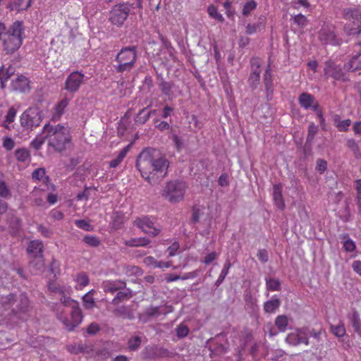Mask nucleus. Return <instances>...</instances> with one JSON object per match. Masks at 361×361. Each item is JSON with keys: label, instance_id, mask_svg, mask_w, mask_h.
Returning <instances> with one entry per match:
<instances>
[{"label": "nucleus", "instance_id": "nucleus-1", "mask_svg": "<svg viewBox=\"0 0 361 361\" xmlns=\"http://www.w3.org/2000/svg\"><path fill=\"white\" fill-rule=\"evenodd\" d=\"M135 165L141 176L153 185L159 183L166 176L169 161L159 151L146 148L137 157Z\"/></svg>", "mask_w": 361, "mask_h": 361}, {"label": "nucleus", "instance_id": "nucleus-2", "mask_svg": "<svg viewBox=\"0 0 361 361\" xmlns=\"http://www.w3.org/2000/svg\"><path fill=\"white\" fill-rule=\"evenodd\" d=\"M24 34L23 23L15 21L2 37V47L6 54H12L17 51L23 44Z\"/></svg>", "mask_w": 361, "mask_h": 361}, {"label": "nucleus", "instance_id": "nucleus-3", "mask_svg": "<svg viewBox=\"0 0 361 361\" xmlns=\"http://www.w3.org/2000/svg\"><path fill=\"white\" fill-rule=\"evenodd\" d=\"M43 133L48 138L49 145L57 152L65 150L66 145L71 140L69 131L60 124L54 126L47 124L43 128Z\"/></svg>", "mask_w": 361, "mask_h": 361}, {"label": "nucleus", "instance_id": "nucleus-4", "mask_svg": "<svg viewBox=\"0 0 361 361\" xmlns=\"http://www.w3.org/2000/svg\"><path fill=\"white\" fill-rule=\"evenodd\" d=\"M137 59V48L135 46L123 47L114 59L116 63L114 65L116 72L120 74L130 73L135 68Z\"/></svg>", "mask_w": 361, "mask_h": 361}, {"label": "nucleus", "instance_id": "nucleus-5", "mask_svg": "<svg viewBox=\"0 0 361 361\" xmlns=\"http://www.w3.org/2000/svg\"><path fill=\"white\" fill-rule=\"evenodd\" d=\"M186 188L187 185L183 181L171 180L164 187L162 196L171 203L179 202L184 198Z\"/></svg>", "mask_w": 361, "mask_h": 361}, {"label": "nucleus", "instance_id": "nucleus-6", "mask_svg": "<svg viewBox=\"0 0 361 361\" xmlns=\"http://www.w3.org/2000/svg\"><path fill=\"white\" fill-rule=\"evenodd\" d=\"M343 18L352 22L353 25H345V28L349 35H357V46L361 49V11L357 8H345L343 11Z\"/></svg>", "mask_w": 361, "mask_h": 361}, {"label": "nucleus", "instance_id": "nucleus-7", "mask_svg": "<svg viewBox=\"0 0 361 361\" xmlns=\"http://www.w3.org/2000/svg\"><path fill=\"white\" fill-rule=\"evenodd\" d=\"M57 319L63 324V327L68 331H72L82 321L83 315L78 305H73L69 317L63 315V310L60 311V307L57 310Z\"/></svg>", "mask_w": 361, "mask_h": 361}, {"label": "nucleus", "instance_id": "nucleus-8", "mask_svg": "<svg viewBox=\"0 0 361 361\" xmlns=\"http://www.w3.org/2000/svg\"><path fill=\"white\" fill-rule=\"evenodd\" d=\"M42 120V114L38 107H30L20 116V125L26 130L38 127Z\"/></svg>", "mask_w": 361, "mask_h": 361}, {"label": "nucleus", "instance_id": "nucleus-9", "mask_svg": "<svg viewBox=\"0 0 361 361\" xmlns=\"http://www.w3.org/2000/svg\"><path fill=\"white\" fill-rule=\"evenodd\" d=\"M44 244L39 240H31L27 247V252L30 257L33 258L31 264H34L38 269L44 267Z\"/></svg>", "mask_w": 361, "mask_h": 361}, {"label": "nucleus", "instance_id": "nucleus-10", "mask_svg": "<svg viewBox=\"0 0 361 361\" xmlns=\"http://www.w3.org/2000/svg\"><path fill=\"white\" fill-rule=\"evenodd\" d=\"M133 224L142 232L152 237L158 235L161 231L159 227L155 226L154 219L147 216L136 218Z\"/></svg>", "mask_w": 361, "mask_h": 361}, {"label": "nucleus", "instance_id": "nucleus-11", "mask_svg": "<svg viewBox=\"0 0 361 361\" xmlns=\"http://www.w3.org/2000/svg\"><path fill=\"white\" fill-rule=\"evenodd\" d=\"M85 82V75L80 71H73L66 78L64 82V90L68 95H73L78 92L81 85Z\"/></svg>", "mask_w": 361, "mask_h": 361}, {"label": "nucleus", "instance_id": "nucleus-12", "mask_svg": "<svg viewBox=\"0 0 361 361\" xmlns=\"http://www.w3.org/2000/svg\"><path fill=\"white\" fill-rule=\"evenodd\" d=\"M130 12L128 4H119L115 5L110 12V21L112 24L121 26L127 19Z\"/></svg>", "mask_w": 361, "mask_h": 361}, {"label": "nucleus", "instance_id": "nucleus-13", "mask_svg": "<svg viewBox=\"0 0 361 361\" xmlns=\"http://www.w3.org/2000/svg\"><path fill=\"white\" fill-rule=\"evenodd\" d=\"M324 76L326 78H331L335 80L347 81L348 80L346 74L343 71L340 65L334 61L329 60L325 62L324 68Z\"/></svg>", "mask_w": 361, "mask_h": 361}, {"label": "nucleus", "instance_id": "nucleus-14", "mask_svg": "<svg viewBox=\"0 0 361 361\" xmlns=\"http://www.w3.org/2000/svg\"><path fill=\"white\" fill-rule=\"evenodd\" d=\"M307 329L300 328L298 329L295 332L288 334L286 338V341L290 345H298L300 344H309V338L307 337Z\"/></svg>", "mask_w": 361, "mask_h": 361}, {"label": "nucleus", "instance_id": "nucleus-15", "mask_svg": "<svg viewBox=\"0 0 361 361\" xmlns=\"http://www.w3.org/2000/svg\"><path fill=\"white\" fill-rule=\"evenodd\" d=\"M73 98V95H68V94H65L62 96V98L54 106V112L52 115L53 121H57L61 119L62 115L64 114L65 109Z\"/></svg>", "mask_w": 361, "mask_h": 361}, {"label": "nucleus", "instance_id": "nucleus-16", "mask_svg": "<svg viewBox=\"0 0 361 361\" xmlns=\"http://www.w3.org/2000/svg\"><path fill=\"white\" fill-rule=\"evenodd\" d=\"M34 0H13L8 3L7 8L11 11L21 13L28 10Z\"/></svg>", "mask_w": 361, "mask_h": 361}, {"label": "nucleus", "instance_id": "nucleus-17", "mask_svg": "<svg viewBox=\"0 0 361 361\" xmlns=\"http://www.w3.org/2000/svg\"><path fill=\"white\" fill-rule=\"evenodd\" d=\"M12 88L19 92H27L30 90V81L24 75H19L11 82Z\"/></svg>", "mask_w": 361, "mask_h": 361}, {"label": "nucleus", "instance_id": "nucleus-18", "mask_svg": "<svg viewBox=\"0 0 361 361\" xmlns=\"http://www.w3.org/2000/svg\"><path fill=\"white\" fill-rule=\"evenodd\" d=\"M283 186L281 183H277L273 186V200L275 205L281 210L285 209L286 204L282 195Z\"/></svg>", "mask_w": 361, "mask_h": 361}, {"label": "nucleus", "instance_id": "nucleus-19", "mask_svg": "<svg viewBox=\"0 0 361 361\" xmlns=\"http://www.w3.org/2000/svg\"><path fill=\"white\" fill-rule=\"evenodd\" d=\"M126 282L121 281H107L103 283V289L105 293H110L113 294L115 292L119 290L120 289L126 287Z\"/></svg>", "mask_w": 361, "mask_h": 361}, {"label": "nucleus", "instance_id": "nucleus-20", "mask_svg": "<svg viewBox=\"0 0 361 361\" xmlns=\"http://www.w3.org/2000/svg\"><path fill=\"white\" fill-rule=\"evenodd\" d=\"M345 68L350 71L361 69V49L345 64Z\"/></svg>", "mask_w": 361, "mask_h": 361}, {"label": "nucleus", "instance_id": "nucleus-21", "mask_svg": "<svg viewBox=\"0 0 361 361\" xmlns=\"http://www.w3.org/2000/svg\"><path fill=\"white\" fill-rule=\"evenodd\" d=\"M314 102V97L307 92L301 93L298 97V102L300 105L305 109H310Z\"/></svg>", "mask_w": 361, "mask_h": 361}, {"label": "nucleus", "instance_id": "nucleus-22", "mask_svg": "<svg viewBox=\"0 0 361 361\" xmlns=\"http://www.w3.org/2000/svg\"><path fill=\"white\" fill-rule=\"evenodd\" d=\"M130 147L131 144H129L123 148L116 157L110 161L109 167L113 169L116 168L123 161L124 158L130 151Z\"/></svg>", "mask_w": 361, "mask_h": 361}, {"label": "nucleus", "instance_id": "nucleus-23", "mask_svg": "<svg viewBox=\"0 0 361 361\" xmlns=\"http://www.w3.org/2000/svg\"><path fill=\"white\" fill-rule=\"evenodd\" d=\"M281 301L279 298H272L264 303L263 309L264 312L268 314L274 313L280 307Z\"/></svg>", "mask_w": 361, "mask_h": 361}, {"label": "nucleus", "instance_id": "nucleus-24", "mask_svg": "<svg viewBox=\"0 0 361 361\" xmlns=\"http://www.w3.org/2000/svg\"><path fill=\"white\" fill-rule=\"evenodd\" d=\"M156 110H151L149 111H147V108H143L137 113L135 122L137 124L142 125L145 123L150 118L152 114H154Z\"/></svg>", "mask_w": 361, "mask_h": 361}, {"label": "nucleus", "instance_id": "nucleus-25", "mask_svg": "<svg viewBox=\"0 0 361 361\" xmlns=\"http://www.w3.org/2000/svg\"><path fill=\"white\" fill-rule=\"evenodd\" d=\"M16 114V109L14 106L10 107L6 113V115L5 116L4 120L2 123V126L7 130H10V125L15 121Z\"/></svg>", "mask_w": 361, "mask_h": 361}, {"label": "nucleus", "instance_id": "nucleus-26", "mask_svg": "<svg viewBox=\"0 0 361 361\" xmlns=\"http://www.w3.org/2000/svg\"><path fill=\"white\" fill-rule=\"evenodd\" d=\"M18 302L16 307L20 312H26L29 310L30 301L26 294L21 293L17 298Z\"/></svg>", "mask_w": 361, "mask_h": 361}, {"label": "nucleus", "instance_id": "nucleus-27", "mask_svg": "<svg viewBox=\"0 0 361 361\" xmlns=\"http://www.w3.org/2000/svg\"><path fill=\"white\" fill-rule=\"evenodd\" d=\"M75 281L76 282L75 288L77 290H82L90 283V279L88 275L82 271L76 275Z\"/></svg>", "mask_w": 361, "mask_h": 361}, {"label": "nucleus", "instance_id": "nucleus-28", "mask_svg": "<svg viewBox=\"0 0 361 361\" xmlns=\"http://www.w3.org/2000/svg\"><path fill=\"white\" fill-rule=\"evenodd\" d=\"M265 18L264 17H259V23H249L246 26V33L247 35H252L255 33L257 30H263L265 27Z\"/></svg>", "mask_w": 361, "mask_h": 361}, {"label": "nucleus", "instance_id": "nucleus-29", "mask_svg": "<svg viewBox=\"0 0 361 361\" xmlns=\"http://www.w3.org/2000/svg\"><path fill=\"white\" fill-rule=\"evenodd\" d=\"M9 227L12 235H16L21 227V220L14 214H11L8 219Z\"/></svg>", "mask_w": 361, "mask_h": 361}, {"label": "nucleus", "instance_id": "nucleus-30", "mask_svg": "<svg viewBox=\"0 0 361 361\" xmlns=\"http://www.w3.org/2000/svg\"><path fill=\"white\" fill-rule=\"evenodd\" d=\"M264 84L267 94L273 92V79L271 66L269 64L264 75Z\"/></svg>", "mask_w": 361, "mask_h": 361}, {"label": "nucleus", "instance_id": "nucleus-31", "mask_svg": "<svg viewBox=\"0 0 361 361\" xmlns=\"http://www.w3.org/2000/svg\"><path fill=\"white\" fill-rule=\"evenodd\" d=\"M150 243V240L147 238H135L126 240L124 244L129 247H145Z\"/></svg>", "mask_w": 361, "mask_h": 361}, {"label": "nucleus", "instance_id": "nucleus-32", "mask_svg": "<svg viewBox=\"0 0 361 361\" xmlns=\"http://www.w3.org/2000/svg\"><path fill=\"white\" fill-rule=\"evenodd\" d=\"M124 224V216L118 212H114L111 216V226L115 230L122 228Z\"/></svg>", "mask_w": 361, "mask_h": 361}, {"label": "nucleus", "instance_id": "nucleus-33", "mask_svg": "<svg viewBox=\"0 0 361 361\" xmlns=\"http://www.w3.org/2000/svg\"><path fill=\"white\" fill-rule=\"evenodd\" d=\"M350 320L354 331L361 338V320L359 314L357 312H353L350 317Z\"/></svg>", "mask_w": 361, "mask_h": 361}, {"label": "nucleus", "instance_id": "nucleus-34", "mask_svg": "<svg viewBox=\"0 0 361 361\" xmlns=\"http://www.w3.org/2000/svg\"><path fill=\"white\" fill-rule=\"evenodd\" d=\"M12 74V68H6L4 66L0 67V86L2 89L5 87L6 82L8 80Z\"/></svg>", "mask_w": 361, "mask_h": 361}, {"label": "nucleus", "instance_id": "nucleus-35", "mask_svg": "<svg viewBox=\"0 0 361 361\" xmlns=\"http://www.w3.org/2000/svg\"><path fill=\"white\" fill-rule=\"evenodd\" d=\"M71 288L68 286L65 288V293L63 294H59L61 296L60 300L61 303L66 307L71 306L72 303H73L74 305H78L77 302L71 298Z\"/></svg>", "mask_w": 361, "mask_h": 361}, {"label": "nucleus", "instance_id": "nucleus-36", "mask_svg": "<svg viewBox=\"0 0 361 361\" xmlns=\"http://www.w3.org/2000/svg\"><path fill=\"white\" fill-rule=\"evenodd\" d=\"M274 324L279 332H285L288 325V319L286 315H279L275 319Z\"/></svg>", "mask_w": 361, "mask_h": 361}, {"label": "nucleus", "instance_id": "nucleus-37", "mask_svg": "<svg viewBox=\"0 0 361 361\" xmlns=\"http://www.w3.org/2000/svg\"><path fill=\"white\" fill-rule=\"evenodd\" d=\"M16 301V295L13 293H9L8 295L1 298L0 303L3 307L7 309L13 306Z\"/></svg>", "mask_w": 361, "mask_h": 361}, {"label": "nucleus", "instance_id": "nucleus-38", "mask_svg": "<svg viewBox=\"0 0 361 361\" xmlns=\"http://www.w3.org/2000/svg\"><path fill=\"white\" fill-rule=\"evenodd\" d=\"M15 157L18 161L25 162L30 159V153L25 148L17 149L15 151Z\"/></svg>", "mask_w": 361, "mask_h": 361}, {"label": "nucleus", "instance_id": "nucleus-39", "mask_svg": "<svg viewBox=\"0 0 361 361\" xmlns=\"http://www.w3.org/2000/svg\"><path fill=\"white\" fill-rule=\"evenodd\" d=\"M132 297L131 292L127 291H118L116 297L112 300V304L118 305V303L127 300Z\"/></svg>", "mask_w": 361, "mask_h": 361}, {"label": "nucleus", "instance_id": "nucleus-40", "mask_svg": "<svg viewBox=\"0 0 361 361\" xmlns=\"http://www.w3.org/2000/svg\"><path fill=\"white\" fill-rule=\"evenodd\" d=\"M231 267V263L230 262L229 260H227L225 262V264H224V268L221 270V271L215 283V285L216 286H219L221 283H222V282L225 279L226 276L228 274V271H229V269Z\"/></svg>", "mask_w": 361, "mask_h": 361}, {"label": "nucleus", "instance_id": "nucleus-41", "mask_svg": "<svg viewBox=\"0 0 361 361\" xmlns=\"http://www.w3.org/2000/svg\"><path fill=\"white\" fill-rule=\"evenodd\" d=\"M330 329L331 333L338 338L343 337L345 334V329L344 324L341 323L338 325H331Z\"/></svg>", "mask_w": 361, "mask_h": 361}, {"label": "nucleus", "instance_id": "nucleus-42", "mask_svg": "<svg viewBox=\"0 0 361 361\" xmlns=\"http://www.w3.org/2000/svg\"><path fill=\"white\" fill-rule=\"evenodd\" d=\"M171 307H170V310H169L167 312H165L161 310L160 307H149L146 310V314L148 317H157L159 316L161 314H166L167 312H171Z\"/></svg>", "mask_w": 361, "mask_h": 361}, {"label": "nucleus", "instance_id": "nucleus-43", "mask_svg": "<svg viewBox=\"0 0 361 361\" xmlns=\"http://www.w3.org/2000/svg\"><path fill=\"white\" fill-rule=\"evenodd\" d=\"M207 12H208V14L209 16L218 20L219 22H224V18L223 17V16L217 11V8L216 6H213V5H210L208 6L207 8Z\"/></svg>", "mask_w": 361, "mask_h": 361}, {"label": "nucleus", "instance_id": "nucleus-44", "mask_svg": "<svg viewBox=\"0 0 361 361\" xmlns=\"http://www.w3.org/2000/svg\"><path fill=\"white\" fill-rule=\"evenodd\" d=\"M83 242L87 245L97 247L101 244L99 238L96 235H86L83 238Z\"/></svg>", "mask_w": 361, "mask_h": 361}, {"label": "nucleus", "instance_id": "nucleus-45", "mask_svg": "<svg viewBox=\"0 0 361 361\" xmlns=\"http://www.w3.org/2000/svg\"><path fill=\"white\" fill-rule=\"evenodd\" d=\"M335 35L333 32H327L325 29L322 28L319 34V39L325 44L331 42L334 39Z\"/></svg>", "mask_w": 361, "mask_h": 361}, {"label": "nucleus", "instance_id": "nucleus-46", "mask_svg": "<svg viewBox=\"0 0 361 361\" xmlns=\"http://www.w3.org/2000/svg\"><path fill=\"white\" fill-rule=\"evenodd\" d=\"M267 288L271 291H278L281 288V282L276 279H269L266 282Z\"/></svg>", "mask_w": 361, "mask_h": 361}, {"label": "nucleus", "instance_id": "nucleus-47", "mask_svg": "<svg viewBox=\"0 0 361 361\" xmlns=\"http://www.w3.org/2000/svg\"><path fill=\"white\" fill-rule=\"evenodd\" d=\"M317 132L318 127L314 123H310L306 138L307 142L311 143Z\"/></svg>", "mask_w": 361, "mask_h": 361}, {"label": "nucleus", "instance_id": "nucleus-48", "mask_svg": "<svg viewBox=\"0 0 361 361\" xmlns=\"http://www.w3.org/2000/svg\"><path fill=\"white\" fill-rule=\"evenodd\" d=\"M45 169L44 168H38L32 172V178L35 180H48L49 177L45 176Z\"/></svg>", "mask_w": 361, "mask_h": 361}, {"label": "nucleus", "instance_id": "nucleus-49", "mask_svg": "<svg viewBox=\"0 0 361 361\" xmlns=\"http://www.w3.org/2000/svg\"><path fill=\"white\" fill-rule=\"evenodd\" d=\"M140 344L141 338L137 336L130 338L128 341V348L130 350H136L140 347Z\"/></svg>", "mask_w": 361, "mask_h": 361}, {"label": "nucleus", "instance_id": "nucleus-50", "mask_svg": "<svg viewBox=\"0 0 361 361\" xmlns=\"http://www.w3.org/2000/svg\"><path fill=\"white\" fill-rule=\"evenodd\" d=\"M176 331L178 338H183L186 337L190 331L189 328L183 324H179L176 329Z\"/></svg>", "mask_w": 361, "mask_h": 361}, {"label": "nucleus", "instance_id": "nucleus-51", "mask_svg": "<svg viewBox=\"0 0 361 361\" xmlns=\"http://www.w3.org/2000/svg\"><path fill=\"white\" fill-rule=\"evenodd\" d=\"M83 306L85 309H92L95 306V301L92 296L85 294L82 297Z\"/></svg>", "mask_w": 361, "mask_h": 361}, {"label": "nucleus", "instance_id": "nucleus-52", "mask_svg": "<svg viewBox=\"0 0 361 361\" xmlns=\"http://www.w3.org/2000/svg\"><path fill=\"white\" fill-rule=\"evenodd\" d=\"M75 224L78 228L86 231H91L93 230L92 226L87 221L84 219L75 220Z\"/></svg>", "mask_w": 361, "mask_h": 361}, {"label": "nucleus", "instance_id": "nucleus-53", "mask_svg": "<svg viewBox=\"0 0 361 361\" xmlns=\"http://www.w3.org/2000/svg\"><path fill=\"white\" fill-rule=\"evenodd\" d=\"M260 78V71H252L249 78V82L252 87H256Z\"/></svg>", "mask_w": 361, "mask_h": 361}, {"label": "nucleus", "instance_id": "nucleus-54", "mask_svg": "<svg viewBox=\"0 0 361 361\" xmlns=\"http://www.w3.org/2000/svg\"><path fill=\"white\" fill-rule=\"evenodd\" d=\"M173 87V83L166 81H162L159 85L161 91L166 96H169L171 94Z\"/></svg>", "mask_w": 361, "mask_h": 361}, {"label": "nucleus", "instance_id": "nucleus-55", "mask_svg": "<svg viewBox=\"0 0 361 361\" xmlns=\"http://www.w3.org/2000/svg\"><path fill=\"white\" fill-rule=\"evenodd\" d=\"M257 7V3L254 1H247L243 8V14L244 16H248L252 11L255 9Z\"/></svg>", "mask_w": 361, "mask_h": 361}, {"label": "nucleus", "instance_id": "nucleus-56", "mask_svg": "<svg viewBox=\"0 0 361 361\" xmlns=\"http://www.w3.org/2000/svg\"><path fill=\"white\" fill-rule=\"evenodd\" d=\"M66 286H59L55 282H49L48 284V288L53 293L63 294L65 293Z\"/></svg>", "mask_w": 361, "mask_h": 361}, {"label": "nucleus", "instance_id": "nucleus-57", "mask_svg": "<svg viewBox=\"0 0 361 361\" xmlns=\"http://www.w3.org/2000/svg\"><path fill=\"white\" fill-rule=\"evenodd\" d=\"M293 21L300 27H304L307 23V18L302 14H298L293 17Z\"/></svg>", "mask_w": 361, "mask_h": 361}, {"label": "nucleus", "instance_id": "nucleus-58", "mask_svg": "<svg viewBox=\"0 0 361 361\" xmlns=\"http://www.w3.org/2000/svg\"><path fill=\"white\" fill-rule=\"evenodd\" d=\"M11 192L6 183L4 180H0V197L6 198L10 196Z\"/></svg>", "mask_w": 361, "mask_h": 361}, {"label": "nucleus", "instance_id": "nucleus-59", "mask_svg": "<svg viewBox=\"0 0 361 361\" xmlns=\"http://www.w3.org/2000/svg\"><path fill=\"white\" fill-rule=\"evenodd\" d=\"M351 125V120L348 118L337 124V129L340 132H346Z\"/></svg>", "mask_w": 361, "mask_h": 361}, {"label": "nucleus", "instance_id": "nucleus-60", "mask_svg": "<svg viewBox=\"0 0 361 361\" xmlns=\"http://www.w3.org/2000/svg\"><path fill=\"white\" fill-rule=\"evenodd\" d=\"M3 147L7 151H11L15 147V142L12 138L5 137L3 139Z\"/></svg>", "mask_w": 361, "mask_h": 361}, {"label": "nucleus", "instance_id": "nucleus-61", "mask_svg": "<svg viewBox=\"0 0 361 361\" xmlns=\"http://www.w3.org/2000/svg\"><path fill=\"white\" fill-rule=\"evenodd\" d=\"M355 248H356V245H355V242L353 240L348 238L344 241L343 249L345 250V251H346L348 252H353V251H355Z\"/></svg>", "mask_w": 361, "mask_h": 361}, {"label": "nucleus", "instance_id": "nucleus-62", "mask_svg": "<svg viewBox=\"0 0 361 361\" xmlns=\"http://www.w3.org/2000/svg\"><path fill=\"white\" fill-rule=\"evenodd\" d=\"M37 231L42 234V235L44 238H50L52 235V231L47 227L44 226L42 224H39L37 227Z\"/></svg>", "mask_w": 361, "mask_h": 361}, {"label": "nucleus", "instance_id": "nucleus-63", "mask_svg": "<svg viewBox=\"0 0 361 361\" xmlns=\"http://www.w3.org/2000/svg\"><path fill=\"white\" fill-rule=\"evenodd\" d=\"M327 169V161L322 159H319L317 161L316 169L320 173H323Z\"/></svg>", "mask_w": 361, "mask_h": 361}, {"label": "nucleus", "instance_id": "nucleus-64", "mask_svg": "<svg viewBox=\"0 0 361 361\" xmlns=\"http://www.w3.org/2000/svg\"><path fill=\"white\" fill-rule=\"evenodd\" d=\"M68 350L74 354H78L79 353L85 352V346L82 343H79L78 345H69Z\"/></svg>", "mask_w": 361, "mask_h": 361}]
</instances>
